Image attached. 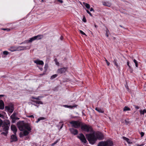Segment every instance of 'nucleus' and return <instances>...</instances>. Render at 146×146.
Instances as JSON below:
<instances>
[{
	"instance_id": "1",
	"label": "nucleus",
	"mask_w": 146,
	"mask_h": 146,
	"mask_svg": "<svg viewBox=\"0 0 146 146\" xmlns=\"http://www.w3.org/2000/svg\"><path fill=\"white\" fill-rule=\"evenodd\" d=\"M17 125L19 130L23 131L20 133L19 136L20 137L28 135L31 132L32 127L30 124L25 123L24 121H21L18 122Z\"/></svg>"
},
{
	"instance_id": "2",
	"label": "nucleus",
	"mask_w": 146,
	"mask_h": 146,
	"mask_svg": "<svg viewBox=\"0 0 146 146\" xmlns=\"http://www.w3.org/2000/svg\"><path fill=\"white\" fill-rule=\"evenodd\" d=\"M86 136L90 143L92 144L95 143L97 139L100 140H102L104 137L102 133L100 132H97L95 134H87L86 135Z\"/></svg>"
},
{
	"instance_id": "3",
	"label": "nucleus",
	"mask_w": 146,
	"mask_h": 146,
	"mask_svg": "<svg viewBox=\"0 0 146 146\" xmlns=\"http://www.w3.org/2000/svg\"><path fill=\"white\" fill-rule=\"evenodd\" d=\"M10 123L9 120H4L3 121L0 118V127H2V130L5 132H3L1 133L2 135L6 136L8 133V131L9 128Z\"/></svg>"
},
{
	"instance_id": "4",
	"label": "nucleus",
	"mask_w": 146,
	"mask_h": 146,
	"mask_svg": "<svg viewBox=\"0 0 146 146\" xmlns=\"http://www.w3.org/2000/svg\"><path fill=\"white\" fill-rule=\"evenodd\" d=\"M113 142L111 141L107 140L106 141H100L99 142L98 146H112Z\"/></svg>"
},
{
	"instance_id": "5",
	"label": "nucleus",
	"mask_w": 146,
	"mask_h": 146,
	"mask_svg": "<svg viewBox=\"0 0 146 146\" xmlns=\"http://www.w3.org/2000/svg\"><path fill=\"white\" fill-rule=\"evenodd\" d=\"M72 126L75 128H78L81 127L82 123L78 121H72L70 122Z\"/></svg>"
},
{
	"instance_id": "6",
	"label": "nucleus",
	"mask_w": 146,
	"mask_h": 146,
	"mask_svg": "<svg viewBox=\"0 0 146 146\" xmlns=\"http://www.w3.org/2000/svg\"><path fill=\"white\" fill-rule=\"evenodd\" d=\"M81 129L82 130L88 132L92 131V130L91 126L85 124L82 125V123L81 126Z\"/></svg>"
},
{
	"instance_id": "7",
	"label": "nucleus",
	"mask_w": 146,
	"mask_h": 146,
	"mask_svg": "<svg viewBox=\"0 0 146 146\" xmlns=\"http://www.w3.org/2000/svg\"><path fill=\"white\" fill-rule=\"evenodd\" d=\"M78 137L82 141V142L85 143L87 142L84 136L82 133H80L78 136Z\"/></svg>"
},
{
	"instance_id": "8",
	"label": "nucleus",
	"mask_w": 146,
	"mask_h": 146,
	"mask_svg": "<svg viewBox=\"0 0 146 146\" xmlns=\"http://www.w3.org/2000/svg\"><path fill=\"white\" fill-rule=\"evenodd\" d=\"M67 70V68L65 67L61 68L58 69L57 70V72L59 74H62L64 73Z\"/></svg>"
},
{
	"instance_id": "9",
	"label": "nucleus",
	"mask_w": 146,
	"mask_h": 146,
	"mask_svg": "<svg viewBox=\"0 0 146 146\" xmlns=\"http://www.w3.org/2000/svg\"><path fill=\"white\" fill-rule=\"evenodd\" d=\"M69 130L71 133L74 135H76L78 134V131L77 129H74V128H70Z\"/></svg>"
},
{
	"instance_id": "10",
	"label": "nucleus",
	"mask_w": 146,
	"mask_h": 146,
	"mask_svg": "<svg viewBox=\"0 0 146 146\" xmlns=\"http://www.w3.org/2000/svg\"><path fill=\"white\" fill-rule=\"evenodd\" d=\"M37 65H43L44 63L42 60H39L38 59L34 60L33 61Z\"/></svg>"
},
{
	"instance_id": "11",
	"label": "nucleus",
	"mask_w": 146,
	"mask_h": 146,
	"mask_svg": "<svg viewBox=\"0 0 146 146\" xmlns=\"http://www.w3.org/2000/svg\"><path fill=\"white\" fill-rule=\"evenodd\" d=\"M11 130L13 132L14 134L16 135L17 131V129L16 127L13 125H12L11 127Z\"/></svg>"
},
{
	"instance_id": "12",
	"label": "nucleus",
	"mask_w": 146,
	"mask_h": 146,
	"mask_svg": "<svg viewBox=\"0 0 146 146\" xmlns=\"http://www.w3.org/2000/svg\"><path fill=\"white\" fill-rule=\"evenodd\" d=\"M16 135H13L11 136V142L13 141H16L17 140V137L16 136Z\"/></svg>"
},
{
	"instance_id": "13",
	"label": "nucleus",
	"mask_w": 146,
	"mask_h": 146,
	"mask_svg": "<svg viewBox=\"0 0 146 146\" xmlns=\"http://www.w3.org/2000/svg\"><path fill=\"white\" fill-rule=\"evenodd\" d=\"M102 4L103 5L108 7H110L111 5V3L109 1L103 2Z\"/></svg>"
},
{
	"instance_id": "14",
	"label": "nucleus",
	"mask_w": 146,
	"mask_h": 146,
	"mask_svg": "<svg viewBox=\"0 0 146 146\" xmlns=\"http://www.w3.org/2000/svg\"><path fill=\"white\" fill-rule=\"evenodd\" d=\"M4 108V103L2 100H0V109L3 110Z\"/></svg>"
},
{
	"instance_id": "15",
	"label": "nucleus",
	"mask_w": 146,
	"mask_h": 146,
	"mask_svg": "<svg viewBox=\"0 0 146 146\" xmlns=\"http://www.w3.org/2000/svg\"><path fill=\"white\" fill-rule=\"evenodd\" d=\"M34 36L36 40L41 39L43 37V35H38Z\"/></svg>"
},
{
	"instance_id": "16",
	"label": "nucleus",
	"mask_w": 146,
	"mask_h": 146,
	"mask_svg": "<svg viewBox=\"0 0 146 146\" xmlns=\"http://www.w3.org/2000/svg\"><path fill=\"white\" fill-rule=\"evenodd\" d=\"M9 107L10 109V112L12 113L14 110V106L12 104H11L9 105Z\"/></svg>"
},
{
	"instance_id": "17",
	"label": "nucleus",
	"mask_w": 146,
	"mask_h": 146,
	"mask_svg": "<svg viewBox=\"0 0 146 146\" xmlns=\"http://www.w3.org/2000/svg\"><path fill=\"white\" fill-rule=\"evenodd\" d=\"M123 139L125 140L129 144L131 143H132L130 141V139L127 138L125 137H123Z\"/></svg>"
},
{
	"instance_id": "18",
	"label": "nucleus",
	"mask_w": 146,
	"mask_h": 146,
	"mask_svg": "<svg viewBox=\"0 0 146 146\" xmlns=\"http://www.w3.org/2000/svg\"><path fill=\"white\" fill-rule=\"evenodd\" d=\"M19 48H20V49H19V50H25L27 49V46H20L18 47V49H19Z\"/></svg>"
},
{
	"instance_id": "19",
	"label": "nucleus",
	"mask_w": 146,
	"mask_h": 146,
	"mask_svg": "<svg viewBox=\"0 0 146 146\" xmlns=\"http://www.w3.org/2000/svg\"><path fill=\"white\" fill-rule=\"evenodd\" d=\"M16 113L14 112L12 115L11 116V118L12 119V121L14 119H15V117H16Z\"/></svg>"
},
{
	"instance_id": "20",
	"label": "nucleus",
	"mask_w": 146,
	"mask_h": 146,
	"mask_svg": "<svg viewBox=\"0 0 146 146\" xmlns=\"http://www.w3.org/2000/svg\"><path fill=\"white\" fill-rule=\"evenodd\" d=\"M95 110L99 113H102L104 112L103 110L99 108H95Z\"/></svg>"
},
{
	"instance_id": "21",
	"label": "nucleus",
	"mask_w": 146,
	"mask_h": 146,
	"mask_svg": "<svg viewBox=\"0 0 146 146\" xmlns=\"http://www.w3.org/2000/svg\"><path fill=\"white\" fill-rule=\"evenodd\" d=\"M33 102L36 103V104H42L43 102L40 101H37L35 100H32Z\"/></svg>"
},
{
	"instance_id": "22",
	"label": "nucleus",
	"mask_w": 146,
	"mask_h": 146,
	"mask_svg": "<svg viewBox=\"0 0 146 146\" xmlns=\"http://www.w3.org/2000/svg\"><path fill=\"white\" fill-rule=\"evenodd\" d=\"M83 3L87 8L88 9H89L90 8V5L89 4L86 3H84V2Z\"/></svg>"
},
{
	"instance_id": "23",
	"label": "nucleus",
	"mask_w": 146,
	"mask_h": 146,
	"mask_svg": "<svg viewBox=\"0 0 146 146\" xmlns=\"http://www.w3.org/2000/svg\"><path fill=\"white\" fill-rule=\"evenodd\" d=\"M36 40L35 36L31 38L29 40H28V42H31L33 41Z\"/></svg>"
},
{
	"instance_id": "24",
	"label": "nucleus",
	"mask_w": 146,
	"mask_h": 146,
	"mask_svg": "<svg viewBox=\"0 0 146 146\" xmlns=\"http://www.w3.org/2000/svg\"><path fill=\"white\" fill-rule=\"evenodd\" d=\"M45 119H46V118L44 117H40L36 121V122L37 123L40 120H44Z\"/></svg>"
},
{
	"instance_id": "25",
	"label": "nucleus",
	"mask_w": 146,
	"mask_h": 146,
	"mask_svg": "<svg viewBox=\"0 0 146 146\" xmlns=\"http://www.w3.org/2000/svg\"><path fill=\"white\" fill-rule=\"evenodd\" d=\"M130 110V109L129 108H128L127 106H125L123 108V111H129Z\"/></svg>"
},
{
	"instance_id": "26",
	"label": "nucleus",
	"mask_w": 146,
	"mask_h": 146,
	"mask_svg": "<svg viewBox=\"0 0 146 146\" xmlns=\"http://www.w3.org/2000/svg\"><path fill=\"white\" fill-rule=\"evenodd\" d=\"M140 112L141 114L144 115L145 113H146V110L144 109L143 111L141 110L140 111Z\"/></svg>"
},
{
	"instance_id": "27",
	"label": "nucleus",
	"mask_w": 146,
	"mask_h": 146,
	"mask_svg": "<svg viewBox=\"0 0 146 146\" xmlns=\"http://www.w3.org/2000/svg\"><path fill=\"white\" fill-rule=\"evenodd\" d=\"M58 76V75L57 74H54L53 75H52V76H51L50 77V79L51 80H53L54 79L56 78Z\"/></svg>"
},
{
	"instance_id": "28",
	"label": "nucleus",
	"mask_w": 146,
	"mask_h": 146,
	"mask_svg": "<svg viewBox=\"0 0 146 146\" xmlns=\"http://www.w3.org/2000/svg\"><path fill=\"white\" fill-rule=\"evenodd\" d=\"M109 33V30L107 28L106 30V35L107 37H108L109 36L108 34Z\"/></svg>"
},
{
	"instance_id": "29",
	"label": "nucleus",
	"mask_w": 146,
	"mask_h": 146,
	"mask_svg": "<svg viewBox=\"0 0 146 146\" xmlns=\"http://www.w3.org/2000/svg\"><path fill=\"white\" fill-rule=\"evenodd\" d=\"M113 62L114 64L117 67H118V66L117 63V60L116 59H114L113 61Z\"/></svg>"
},
{
	"instance_id": "30",
	"label": "nucleus",
	"mask_w": 146,
	"mask_h": 146,
	"mask_svg": "<svg viewBox=\"0 0 146 146\" xmlns=\"http://www.w3.org/2000/svg\"><path fill=\"white\" fill-rule=\"evenodd\" d=\"M133 62L135 64V66H136V67H138V65L137 62V60L135 59H134L133 60Z\"/></svg>"
},
{
	"instance_id": "31",
	"label": "nucleus",
	"mask_w": 146,
	"mask_h": 146,
	"mask_svg": "<svg viewBox=\"0 0 146 146\" xmlns=\"http://www.w3.org/2000/svg\"><path fill=\"white\" fill-rule=\"evenodd\" d=\"M3 53L4 55H7L9 54V52L7 51H5L3 52Z\"/></svg>"
},
{
	"instance_id": "32",
	"label": "nucleus",
	"mask_w": 146,
	"mask_h": 146,
	"mask_svg": "<svg viewBox=\"0 0 146 146\" xmlns=\"http://www.w3.org/2000/svg\"><path fill=\"white\" fill-rule=\"evenodd\" d=\"M54 61L56 63V65H59V63L58 62H57V59L56 58L54 59Z\"/></svg>"
},
{
	"instance_id": "33",
	"label": "nucleus",
	"mask_w": 146,
	"mask_h": 146,
	"mask_svg": "<svg viewBox=\"0 0 146 146\" xmlns=\"http://www.w3.org/2000/svg\"><path fill=\"white\" fill-rule=\"evenodd\" d=\"M13 48V47H11V48L9 49V50L11 52H13L16 50L14 49Z\"/></svg>"
},
{
	"instance_id": "34",
	"label": "nucleus",
	"mask_w": 146,
	"mask_h": 146,
	"mask_svg": "<svg viewBox=\"0 0 146 146\" xmlns=\"http://www.w3.org/2000/svg\"><path fill=\"white\" fill-rule=\"evenodd\" d=\"M5 109L7 110L8 111L10 112V109L9 107V106H6L5 107Z\"/></svg>"
},
{
	"instance_id": "35",
	"label": "nucleus",
	"mask_w": 146,
	"mask_h": 146,
	"mask_svg": "<svg viewBox=\"0 0 146 146\" xmlns=\"http://www.w3.org/2000/svg\"><path fill=\"white\" fill-rule=\"evenodd\" d=\"M31 98L32 99H35L37 100H40V99H39L40 97L39 96H38L37 98H35V97L33 96V97H31Z\"/></svg>"
},
{
	"instance_id": "36",
	"label": "nucleus",
	"mask_w": 146,
	"mask_h": 146,
	"mask_svg": "<svg viewBox=\"0 0 146 146\" xmlns=\"http://www.w3.org/2000/svg\"><path fill=\"white\" fill-rule=\"evenodd\" d=\"M58 142V140L56 141L54 143L51 144V146H54L55 144H56Z\"/></svg>"
},
{
	"instance_id": "37",
	"label": "nucleus",
	"mask_w": 146,
	"mask_h": 146,
	"mask_svg": "<svg viewBox=\"0 0 146 146\" xmlns=\"http://www.w3.org/2000/svg\"><path fill=\"white\" fill-rule=\"evenodd\" d=\"M79 31L81 34L84 35H85L86 36V34L84 33L83 31L80 30H79Z\"/></svg>"
},
{
	"instance_id": "38",
	"label": "nucleus",
	"mask_w": 146,
	"mask_h": 146,
	"mask_svg": "<svg viewBox=\"0 0 146 146\" xmlns=\"http://www.w3.org/2000/svg\"><path fill=\"white\" fill-rule=\"evenodd\" d=\"M86 11L87 13L88 14H89L90 16H92L91 13L88 10H86Z\"/></svg>"
},
{
	"instance_id": "39",
	"label": "nucleus",
	"mask_w": 146,
	"mask_h": 146,
	"mask_svg": "<svg viewBox=\"0 0 146 146\" xmlns=\"http://www.w3.org/2000/svg\"><path fill=\"white\" fill-rule=\"evenodd\" d=\"M28 42H29L28 40H25V41H24L23 42H22L21 43H20V44H23L26 43H28Z\"/></svg>"
},
{
	"instance_id": "40",
	"label": "nucleus",
	"mask_w": 146,
	"mask_h": 146,
	"mask_svg": "<svg viewBox=\"0 0 146 146\" xmlns=\"http://www.w3.org/2000/svg\"><path fill=\"white\" fill-rule=\"evenodd\" d=\"M141 137H143L144 135V133L143 132H141L140 133Z\"/></svg>"
},
{
	"instance_id": "41",
	"label": "nucleus",
	"mask_w": 146,
	"mask_h": 146,
	"mask_svg": "<svg viewBox=\"0 0 146 146\" xmlns=\"http://www.w3.org/2000/svg\"><path fill=\"white\" fill-rule=\"evenodd\" d=\"M82 21H84V22H86V20L85 17H83V18Z\"/></svg>"
},
{
	"instance_id": "42",
	"label": "nucleus",
	"mask_w": 146,
	"mask_h": 146,
	"mask_svg": "<svg viewBox=\"0 0 146 146\" xmlns=\"http://www.w3.org/2000/svg\"><path fill=\"white\" fill-rule=\"evenodd\" d=\"M105 61L106 62L108 66H109L110 64V63L109 62H108L106 59Z\"/></svg>"
},
{
	"instance_id": "43",
	"label": "nucleus",
	"mask_w": 146,
	"mask_h": 146,
	"mask_svg": "<svg viewBox=\"0 0 146 146\" xmlns=\"http://www.w3.org/2000/svg\"><path fill=\"white\" fill-rule=\"evenodd\" d=\"M144 144H142L141 145H139V144H137L136 145L137 146H143L144 145Z\"/></svg>"
},
{
	"instance_id": "44",
	"label": "nucleus",
	"mask_w": 146,
	"mask_h": 146,
	"mask_svg": "<svg viewBox=\"0 0 146 146\" xmlns=\"http://www.w3.org/2000/svg\"><path fill=\"white\" fill-rule=\"evenodd\" d=\"M57 1L61 3H62L63 1L62 0H57Z\"/></svg>"
},
{
	"instance_id": "45",
	"label": "nucleus",
	"mask_w": 146,
	"mask_h": 146,
	"mask_svg": "<svg viewBox=\"0 0 146 146\" xmlns=\"http://www.w3.org/2000/svg\"><path fill=\"white\" fill-rule=\"evenodd\" d=\"M127 65L128 66L129 68H131V66L129 65V62H127Z\"/></svg>"
},
{
	"instance_id": "46",
	"label": "nucleus",
	"mask_w": 146,
	"mask_h": 146,
	"mask_svg": "<svg viewBox=\"0 0 146 146\" xmlns=\"http://www.w3.org/2000/svg\"><path fill=\"white\" fill-rule=\"evenodd\" d=\"M28 117H32V118H34V116L33 115L28 116Z\"/></svg>"
},
{
	"instance_id": "47",
	"label": "nucleus",
	"mask_w": 146,
	"mask_h": 146,
	"mask_svg": "<svg viewBox=\"0 0 146 146\" xmlns=\"http://www.w3.org/2000/svg\"><path fill=\"white\" fill-rule=\"evenodd\" d=\"M134 107H135V108L137 109H138L139 108V107L137 106H134Z\"/></svg>"
},
{
	"instance_id": "48",
	"label": "nucleus",
	"mask_w": 146,
	"mask_h": 146,
	"mask_svg": "<svg viewBox=\"0 0 146 146\" xmlns=\"http://www.w3.org/2000/svg\"><path fill=\"white\" fill-rule=\"evenodd\" d=\"M90 11H94V10L92 7H91L90 8Z\"/></svg>"
},
{
	"instance_id": "49",
	"label": "nucleus",
	"mask_w": 146,
	"mask_h": 146,
	"mask_svg": "<svg viewBox=\"0 0 146 146\" xmlns=\"http://www.w3.org/2000/svg\"><path fill=\"white\" fill-rule=\"evenodd\" d=\"M19 119V118L16 117H15V119H14L13 120H16Z\"/></svg>"
},
{
	"instance_id": "50",
	"label": "nucleus",
	"mask_w": 146,
	"mask_h": 146,
	"mask_svg": "<svg viewBox=\"0 0 146 146\" xmlns=\"http://www.w3.org/2000/svg\"><path fill=\"white\" fill-rule=\"evenodd\" d=\"M45 74V72H44V73H43L42 74H40V76H43V75H44Z\"/></svg>"
},
{
	"instance_id": "51",
	"label": "nucleus",
	"mask_w": 146,
	"mask_h": 146,
	"mask_svg": "<svg viewBox=\"0 0 146 146\" xmlns=\"http://www.w3.org/2000/svg\"><path fill=\"white\" fill-rule=\"evenodd\" d=\"M60 39L61 40H62L63 39V37L62 36H61L60 37Z\"/></svg>"
},
{
	"instance_id": "52",
	"label": "nucleus",
	"mask_w": 146,
	"mask_h": 146,
	"mask_svg": "<svg viewBox=\"0 0 146 146\" xmlns=\"http://www.w3.org/2000/svg\"><path fill=\"white\" fill-rule=\"evenodd\" d=\"M39 68L41 71H42V70L43 69L42 68L39 67Z\"/></svg>"
},
{
	"instance_id": "53",
	"label": "nucleus",
	"mask_w": 146,
	"mask_h": 146,
	"mask_svg": "<svg viewBox=\"0 0 146 146\" xmlns=\"http://www.w3.org/2000/svg\"><path fill=\"white\" fill-rule=\"evenodd\" d=\"M3 116V115L0 113V117H2Z\"/></svg>"
},
{
	"instance_id": "54",
	"label": "nucleus",
	"mask_w": 146,
	"mask_h": 146,
	"mask_svg": "<svg viewBox=\"0 0 146 146\" xmlns=\"http://www.w3.org/2000/svg\"><path fill=\"white\" fill-rule=\"evenodd\" d=\"M126 88L127 89V90H129V89L128 88V87L127 86L126 87Z\"/></svg>"
},
{
	"instance_id": "55",
	"label": "nucleus",
	"mask_w": 146,
	"mask_h": 146,
	"mask_svg": "<svg viewBox=\"0 0 146 146\" xmlns=\"http://www.w3.org/2000/svg\"><path fill=\"white\" fill-rule=\"evenodd\" d=\"M46 66H47V64H45V67H44V68H46Z\"/></svg>"
},
{
	"instance_id": "56",
	"label": "nucleus",
	"mask_w": 146,
	"mask_h": 146,
	"mask_svg": "<svg viewBox=\"0 0 146 146\" xmlns=\"http://www.w3.org/2000/svg\"><path fill=\"white\" fill-rule=\"evenodd\" d=\"M95 27L96 28H97V26L96 25H95Z\"/></svg>"
},
{
	"instance_id": "57",
	"label": "nucleus",
	"mask_w": 146,
	"mask_h": 146,
	"mask_svg": "<svg viewBox=\"0 0 146 146\" xmlns=\"http://www.w3.org/2000/svg\"><path fill=\"white\" fill-rule=\"evenodd\" d=\"M63 124H62V125H61V127H60V128H62L63 127Z\"/></svg>"
},
{
	"instance_id": "58",
	"label": "nucleus",
	"mask_w": 146,
	"mask_h": 146,
	"mask_svg": "<svg viewBox=\"0 0 146 146\" xmlns=\"http://www.w3.org/2000/svg\"><path fill=\"white\" fill-rule=\"evenodd\" d=\"M63 124H62V125H61V127H60V128H62L63 127Z\"/></svg>"
},
{
	"instance_id": "59",
	"label": "nucleus",
	"mask_w": 146,
	"mask_h": 146,
	"mask_svg": "<svg viewBox=\"0 0 146 146\" xmlns=\"http://www.w3.org/2000/svg\"><path fill=\"white\" fill-rule=\"evenodd\" d=\"M3 29L4 30H7V29Z\"/></svg>"
},
{
	"instance_id": "60",
	"label": "nucleus",
	"mask_w": 146,
	"mask_h": 146,
	"mask_svg": "<svg viewBox=\"0 0 146 146\" xmlns=\"http://www.w3.org/2000/svg\"><path fill=\"white\" fill-rule=\"evenodd\" d=\"M0 95V97H3L4 96V95Z\"/></svg>"
},
{
	"instance_id": "61",
	"label": "nucleus",
	"mask_w": 146,
	"mask_h": 146,
	"mask_svg": "<svg viewBox=\"0 0 146 146\" xmlns=\"http://www.w3.org/2000/svg\"><path fill=\"white\" fill-rule=\"evenodd\" d=\"M119 26L121 27H122V26L121 25H119Z\"/></svg>"
},
{
	"instance_id": "62",
	"label": "nucleus",
	"mask_w": 146,
	"mask_h": 146,
	"mask_svg": "<svg viewBox=\"0 0 146 146\" xmlns=\"http://www.w3.org/2000/svg\"><path fill=\"white\" fill-rule=\"evenodd\" d=\"M33 104L35 105V106H36V105H35V104Z\"/></svg>"
},
{
	"instance_id": "63",
	"label": "nucleus",
	"mask_w": 146,
	"mask_h": 146,
	"mask_svg": "<svg viewBox=\"0 0 146 146\" xmlns=\"http://www.w3.org/2000/svg\"><path fill=\"white\" fill-rule=\"evenodd\" d=\"M29 137H26V138H27V139L29 138Z\"/></svg>"
},
{
	"instance_id": "64",
	"label": "nucleus",
	"mask_w": 146,
	"mask_h": 146,
	"mask_svg": "<svg viewBox=\"0 0 146 146\" xmlns=\"http://www.w3.org/2000/svg\"><path fill=\"white\" fill-rule=\"evenodd\" d=\"M7 30H8V31H10L9 29H8Z\"/></svg>"
}]
</instances>
